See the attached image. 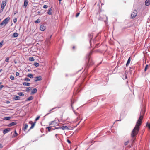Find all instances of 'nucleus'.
Wrapping results in <instances>:
<instances>
[{"label": "nucleus", "instance_id": "obj_1", "mask_svg": "<svg viewBox=\"0 0 150 150\" xmlns=\"http://www.w3.org/2000/svg\"><path fill=\"white\" fill-rule=\"evenodd\" d=\"M145 111L144 108H142L141 110L139 117L136 122V125L132 130L131 136L132 137L134 138L137 134L139 130V126L142 123V121L143 119V115Z\"/></svg>", "mask_w": 150, "mask_h": 150}, {"label": "nucleus", "instance_id": "obj_2", "mask_svg": "<svg viewBox=\"0 0 150 150\" xmlns=\"http://www.w3.org/2000/svg\"><path fill=\"white\" fill-rule=\"evenodd\" d=\"M92 53L93 51H91L86 54V59L87 60L86 64L87 66H88V67L89 66L92 65L94 64L93 62L91 59L90 57V56L92 54Z\"/></svg>", "mask_w": 150, "mask_h": 150}, {"label": "nucleus", "instance_id": "obj_3", "mask_svg": "<svg viewBox=\"0 0 150 150\" xmlns=\"http://www.w3.org/2000/svg\"><path fill=\"white\" fill-rule=\"evenodd\" d=\"M52 35H51L49 38L46 39L45 42V48L46 50H47L51 45L50 40Z\"/></svg>", "mask_w": 150, "mask_h": 150}, {"label": "nucleus", "instance_id": "obj_4", "mask_svg": "<svg viewBox=\"0 0 150 150\" xmlns=\"http://www.w3.org/2000/svg\"><path fill=\"white\" fill-rule=\"evenodd\" d=\"M10 19V18L8 17L4 19L0 24V28L2 27L3 25H4V26H5L8 23V21Z\"/></svg>", "mask_w": 150, "mask_h": 150}, {"label": "nucleus", "instance_id": "obj_5", "mask_svg": "<svg viewBox=\"0 0 150 150\" xmlns=\"http://www.w3.org/2000/svg\"><path fill=\"white\" fill-rule=\"evenodd\" d=\"M99 19L100 21H105L107 20V17L105 15L100 13Z\"/></svg>", "mask_w": 150, "mask_h": 150}, {"label": "nucleus", "instance_id": "obj_6", "mask_svg": "<svg viewBox=\"0 0 150 150\" xmlns=\"http://www.w3.org/2000/svg\"><path fill=\"white\" fill-rule=\"evenodd\" d=\"M137 14V11L136 10H134L132 12L131 14V18L132 19L135 18Z\"/></svg>", "mask_w": 150, "mask_h": 150}, {"label": "nucleus", "instance_id": "obj_7", "mask_svg": "<svg viewBox=\"0 0 150 150\" xmlns=\"http://www.w3.org/2000/svg\"><path fill=\"white\" fill-rule=\"evenodd\" d=\"M6 3L4 1H3L1 3V8L0 11H2L3 10V9L6 5Z\"/></svg>", "mask_w": 150, "mask_h": 150}, {"label": "nucleus", "instance_id": "obj_8", "mask_svg": "<svg viewBox=\"0 0 150 150\" xmlns=\"http://www.w3.org/2000/svg\"><path fill=\"white\" fill-rule=\"evenodd\" d=\"M46 27L44 25L42 24L40 26V29L41 31H44Z\"/></svg>", "mask_w": 150, "mask_h": 150}, {"label": "nucleus", "instance_id": "obj_9", "mask_svg": "<svg viewBox=\"0 0 150 150\" xmlns=\"http://www.w3.org/2000/svg\"><path fill=\"white\" fill-rule=\"evenodd\" d=\"M42 79V78L41 76H38L35 77V81L37 82L38 81H41Z\"/></svg>", "mask_w": 150, "mask_h": 150}, {"label": "nucleus", "instance_id": "obj_10", "mask_svg": "<svg viewBox=\"0 0 150 150\" xmlns=\"http://www.w3.org/2000/svg\"><path fill=\"white\" fill-rule=\"evenodd\" d=\"M10 130V128H6L3 130V132L4 134H5L9 132Z\"/></svg>", "mask_w": 150, "mask_h": 150}, {"label": "nucleus", "instance_id": "obj_11", "mask_svg": "<svg viewBox=\"0 0 150 150\" xmlns=\"http://www.w3.org/2000/svg\"><path fill=\"white\" fill-rule=\"evenodd\" d=\"M17 123L15 122H13L9 123L8 125V126L9 127H10L13 126L17 124Z\"/></svg>", "mask_w": 150, "mask_h": 150}, {"label": "nucleus", "instance_id": "obj_12", "mask_svg": "<svg viewBox=\"0 0 150 150\" xmlns=\"http://www.w3.org/2000/svg\"><path fill=\"white\" fill-rule=\"evenodd\" d=\"M61 129L63 130H71L67 126H62L61 127Z\"/></svg>", "mask_w": 150, "mask_h": 150}, {"label": "nucleus", "instance_id": "obj_13", "mask_svg": "<svg viewBox=\"0 0 150 150\" xmlns=\"http://www.w3.org/2000/svg\"><path fill=\"white\" fill-rule=\"evenodd\" d=\"M28 125L27 124H25L23 127L22 129L24 130V131H25L26 129L28 127Z\"/></svg>", "mask_w": 150, "mask_h": 150}, {"label": "nucleus", "instance_id": "obj_14", "mask_svg": "<svg viewBox=\"0 0 150 150\" xmlns=\"http://www.w3.org/2000/svg\"><path fill=\"white\" fill-rule=\"evenodd\" d=\"M28 0H24V6L25 7V8L28 4Z\"/></svg>", "mask_w": 150, "mask_h": 150}, {"label": "nucleus", "instance_id": "obj_15", "mask_svg": "<svg viewBox=\"0 0 150 150\" xmlns=\"http://www.w3.org/2000/svg\"><path fill=\"white\" fill-rule=\"evenodd\" d=\"M52 8L51 7L50 9H49L48 11L47 12V13L49 15H51L52 14Z\"/></svg>", "mask_w": 150, "mask_h": 150}, {"label": "nucleus", "instance_id": "obj_16", "mask_svg": "<svg viewBox=\"0 0 150 150\" xmlns=\"http://www.w3.org/2000/svg\"><path fill=\"white\" fill-rule=\"evenodd\" d=\"M57 124V123H56L55 121H52L49 123V125L50 126L51 125H55Z\"/></svg>", "mask_w": 150, "mask_h": 150}, {"label": "nucleus", "instance_id": "obj_17", "mask_svg": "<svg viewBox=\"0 0 150 150\" xmlns=\"http://www.w3.org/2000/svg\"><path fill=\"white\" fill-rule=\"evenodd\" d=\"M37 91V89L36 88L33 89L31 92V94H34Z\"/></svg>", "mask_w": 150, "mask_h": 150}, {"label": "nucleus", "instance_id": "obj_18", "mask_svg": "<svg viewBox=\"0 0 150 150\" xmlns=\"http://www.w3.org/2000/svg\"><path fill=\"white\" fill-rule=\"evenodd\" d=\"M35 123H36V122H34L32 123L31 124V127H30L29 129L28 130L29 131H30V129H31L33 128V127H34V126L35 125Z\"/></svg>", "mask_w": 150, "mask_h": 150}, {"label": "nucleus", "instance_id": "obj_19", "mask_svg": "<svg viewBox=\"0 0 150 150\" xmlns=\"http://www.w3.org/2000/svg\"><path fill=\"white\" fill-rule=\"evenodd\" d=\"M150 4V0H146L145 2V5L148 6Z\"/></svg>", "mask_w": 150, "mask_h": 150}, {"label": "nucleus", "instance_id": "obj_20", "mask_svg": "<svg viewBox=\"0 0 150 150\" xmlns=\"http://www.w3.org/2000/svg\"><path fill=\"white\" fill-rule=\"evenodd\" d=\"M20 97L19 96H15L13 98V99L16 100H20Z\"/></svg>", "mask_w": 150, "mask_h": 150}, {"label": "nucleus", "instance_id": "obj_21", "mask_svg": "<svg viewBox=\"0 0 150 150\" xmlns=\"http://www.w3.org/2000/svg\"><path fill=\"white\" fill-rule=\"evenodd\" d=\"M130 61H131V58H130V57H129L128 58V59L127 61V62L126 63V67H127L128 66V65L130 63Z\"/></svg>", "mask_w": 150, "mask_h": 150}, {"label": "nucleus", "instance_id": "obj_22", "mask_svg": "<svg viewBox=\"0 0 150 150\" xmlns=\"http://www.w3.org/2000/svg\"><path fill=\"white\" fill-rule=\"evenodd\" d=\"M33 99V97L32 96H30L28 97L26 100V101H29Z\"/></svg>", "mask_w": 150, "mask_h": 150}, {"label": "nucleus", "instance_id": "obj_23", "mask_svg": "<svg viewBox=\"0 0 150 150\" xmlns=\"http://www.w3.org/2000/svg\"><path fill=\"white\" fill-rule=\"evenodd\" d=\"M18 34L17 33L15 32L13 34V36L14 38H16L18 36Z\"/></svg>", "mask_w": 150, "mask_h": 150}, {"label": "nucleus", "instance_id": "obj_24", "mask_svg": "<svg viewBox=\"0 0 150 150\" xmlns=\"http://www.w3.org/2000/svg\"><path fill=\"white\" fill-rule=\"evenodd\" d=\"M18 95L20 96H24V94L23 92H20L18 93Z\"/></svg>", "mask_w": 150, "mask_h": 150}, {"label": "nucleus", "instance_id": "obj_25", "mask_svg": "<svg viewBox=\"0 0 150 150\" xmlns=\"http://www.w3.org/2000/svg\"><path fill=\"white\" fill-rule=\"evenodd\" d=\"M30 85V83H29L24 82L23 83V85L25 86H29Z\"/></svg>", "mask_w": 150, "mask_h": 150}, {"label": "nucleus", "instance_id": "obj_26", "mask_svg": "<svg viewBox=\"0 0 150 150\" xmlns=\"http://www.w3.org/2000/svg\"><path fill=\"white\" fill-rule=\"evenodd\" d=\"M27 76L28 77H29L30 78H33V75L31 74H28Z\"/></svg>", "mask_w": 150, "mask_h": 150}, {"label": "nucleus", "instance_id": "obj_27", "mask_svg": "<svg viewBox=\"0 0 150 150\" xmlns=\"http://www.w3.org/2000/svg\"><path fill=\"white\" fill-rule=\"evenodd\" d=\"M11 119V117H6L4 119V120H9Z\"/></svg>", "mask_w": 150, "mask_h": 150}, {"label": "nucleus", "instance_id": "obj_28", "mask_svg": "<svg viewBox=\"0 0 150 150\" xmlns=\"http://www.w3.org/2000/svg\"><path fill=\"white\" fill-rule=\"evenodd\" d=\"M29 61H34L35 60V59L33 57H30L29 58Z\"/></svg>", "mask_w": 150, "mask_h": 150}, {"label": "nucleus", "instance_id": "obj_29", "mask_svg": "<svg viewBox=\"0 0 150 150\" xmlns=\"http://www.w3.org/2000/svg\"><path fill=\"white\" fill-rule=\"evenodd\" d=\"M31 89V88L30 87H28L27 88L26 91L29 92L30 91V90Z\"/></svg>", "mask_w": 150, "mask_h": 150}, {"label": "nucleus", "instance_id": "obj_30", "mask_svg": "<svg viewBox=\"0 0 150 150\" xmlns=\"http://www.w3.org/2000/svg\"><path fill=\"white\" fill-rule=\"evenodd\" d=\"M47 128L48 129V130L49 132H50L51 131V129H52V127L51 126L48 127H47Z\"/></svg>", "mask_w": 150, "mask_h": 150}, {"label": "nucleus", "instance_id": "obj_31", "mask_svg": "<svg viewBox=\"0 0 150 150\" xmlns=\"http://www.w3.org/2000/svg\"><path fill=\"white\" fill-rule=\"evenodd\" d=\"M34 65L36 67H38L39 66V64L38 63L36 62L35 63H34Z\"/></svg>", "mask_w": 150, "mask_h": 150}, {"label": "nucleus", "instance_id": "obj_32", "mask_svg": "<svg viewBox=\"0 0 150 150\" xmlns=\"http://www.w3.org/2000/svg\"><path fill=\"white\" fill-rule=\"evenodd\" d=\"M60 107H54V108H52V109L50 110V111H49V112L50 113L51 112L52 110H54V109H55V108H60Z\"/></svg>", "mask_w": 150, "mask_h": 150}, {"label": "nucleus", "instance_id": "obj_33", "mask_svg": "<svg viewBox=\"0 0 150 150\" xmlns=\"http://www.w3.org/2000/svg\"><path fill=\"white\" fill-rule=\"evenodd\" d=\"M4 41L3 40H2L0 42V48L3 45Z\"/></svg>", "mask_w": 150, "mask_h": 150}, {"label": "nucleus", "instance_id": "obj_34", "mask_svg": "<svg viewBox=\"0 0 150 150\" xmlns=\"http://www.w3.org/2000/svg\"><path fill=\"white\" fill-rule=\"evenodd\" d=\"M14 133L15 134V135H13V136H14V137H16V136H17L18 135V134L17 133L16 131V130H15L14 131Z\"/></svg>", "mask_w": 150, "mask_h": 150}, {"label": "nucleus", "instance_id": "obj_35", "mask_svg": "<svg viewBox=\"0 0 150 150\" xmlns=\"http://www.w3.org/2000/svg\"><path fill=\"white\" fill-rule=\"evenodd\" d=\"M146 126H147L149 129L150 130V123H147L146 124Z\"/></svg>", "mask_w": 150, "mask_h": 150}, {"label": "nucleus", "instance_id": "obj_36", "mask_svg": "<svg viewBox=\"0 0 150 150\" xmlns=\"http://www.w3.org/2000/svg\"><path fill=\"white\" fill-rule=\"evenodd\" d=\"M130 69L129 70V72H130L131 73V72H132V70H131V69H133L134 70V67H130Z\"/></svg>", "mask_w": 150, "mask_h": 150}, {"label": "nucleus", "instance_id": "obj_37", "mask_svg": "<svg viewBox=\"0 0 150 150\" xmlns=\"http://www.w3.org/2000/svg\"><path fill=\"white\" fill-rule=\"evenodd\" d=\"M97 36H96L95 37V38H94L93 40H92V41L94 43L96 41V38Z\"/></svg>", "mask_w": 150, "mask_h": 150}, {"label": "nucleus", "instance_id": "obj_38", "mask_svg": "<svg viewBox=\"0 0 150 150\" xmlns=\"http://www.w3.org/2000/svg\"><path fill=\"white\" fill-rule=\"evenodd\" d=\"M10 78L11 80H14V77L13 75H11L10 76Z\"/></svg>", "mask_w": 150, "mask_h": 150}, {"label": "nucleus", "instance_id": "obj_39", "mask_svg": "<svg viewBox=\"0 0 150 150\" xmlns=\"http://www.w3.org/2000/svg\"><path fill=\"white\" fill-rule=\"evenodd\" d=\"M40 22V21L39 19H38L37 20L35 21V23H38Z\"/></svg>", "mask_w": 150, "mask_h": 150}, {"label": "nucleus", "instance_id": "obj_40", "mask_svg": "<svg viewBox=\"0 0 150 150\" xmlns=\"http://www.w3.org/2000/svg\"><path fill=\"white\" fill-rule=\"evenodd\" d=\"M24 80L26 81H30V79L28 78H25L24 79Z\"/></svg>", "mask_w": 150, "mask_h": 150}, {"label": "nucleus", "instance_id": "obj_41", "mask_svg": "<svg viewBox=\"0 0 150 150\" xmlns=\"http://www.w3.org/2000/svg\"><path fill=\"white\" fill-rule=\"evenodd\" d=\"M9 57H7L6 59L5 60V61L6 62H8L9 61Z\"/></svg>", "mask_w": 150, "mask_h": 150}, {"label": "nucleus", "instance_id": "obj_42", "mask_svg": "<svg viewBox=\"0 0 150 150\" xmlns=\"http://www.w3.org/2000/svg\"><path fill=\"white\" fill-rule=\"evenodd\" d=\"M148 64H147L146 65V66L145 67V69H144V71H146V70L147 69V68H148Z\"/></svg>", "mask_w": 150, "mask_h": 150}, {"label": "nucleus", "instance_id": "obj_43", "mask_svg": "<svg viewBox=\"0 0 150 150\" xmlns=\"http://www.w3.org/2000/svg\"><path fill=\"white\" fill-rule=\"evenodd\" d=\"M129 143V141H127L124 143V145L125 146L127 145Z\"/></svg>", "mask_w": 150, "mask_h": 150}, {"label": "nucleus", "instance_id": "obj_44", "mask_svg": "<svg viewBox=\"0 0 150 150\" xmlns=\"http://www.w3.org/2000/svg\"><path fill=\"white\" fill-rule=\"evenodd\" d=\"M74 103V102H73L72 100H71V106L72 108H73V106H72V105Z\"/></svg>", "mask_w": 150, "mask_h": 150}, {"label": "nucleus", "instance_id": "obj_45", "mask_svg": "<svg viewBox=\"0 0 150 150\" xmlns=\"http://www.w3.org/2000/svg\"><path fill=\"white\" fill-rule=\"evenodd\" d=\"M61 129V127H56L55 129H52V130H54L55 129Z\"/></svg>", "mask_w": 150, "mask_h": 150}, {"label": "nucleus", "instance_id": "obj_46", "mask_svg": "<svg viewBox=\"0 0 150 150\" xmlns=\"http://www.w3.org/2000/svg\"><path fill=\"white\" fill-rule=\"evenodd\" d=\"M48 7V6L47 5H44L43 6V8H44L46 9Z\"/></svg>", "mask_w": 150, "mask_h": 150}, {"label": "nucleus", "instance_id": "obj_47", "mask_svg": "<svg viewBox=\"0 0 150 150\" xmlns=\"http://www.w3.org/2000/svg\"><path fill=\"white\" fill-rule=\"evenodd\" d=\"M79 14H80V12H79V13H77L76 15V18L77 17L79 16Z\"/></svg>", "mask_w": 150, "mask_h": 150}, {"label": "nucleus", "instance_id": "obj_48", "mask_svg": "<svg viewBox=\"0 0 150 150\" xmlns=\"http://www.w3.org/2000/svg\"><path fill=\"white\" fill-rule=\"evenodd\" d=\"M40 117V116H38L35 119V121H37L39 120Z\"/></svg>", "mask_w": 150, "mask_h": 150}, {"label": "nucleus", "instance_id": "obj_49", "mask_svg": "<svg viewBox=\"0 0 150 150\" xmlns=\"http://www.w3.org/2000/svg\"><path fill=\"white\" fill-rule=\"evenodd\" d=\"M4 87L3 85H1L0 86V91L1 90L2 88Z\"/></svg>", "mask_w": 150, "mask_h": 150}, {"label": "nucleus", "instance_id": "obj_50", "mask_svg": "<svg viewBox=\"0 0 150 150\" xmlns=\"http://www.w3.org/2000/svg\"><path fill=\"white\" fill-rule=\"evenodd\" d=\"M17 22V19L15 18L13 19V22L14 23H16Z\"/></svg>", "mask_w": 150, "mask_h": 150}, {"label": "nucleus", "instance_id": "obj_51", "mask_svg": "<svg viewBox=\"0 0 150 150\" xmlns=\"http://www.w3.org/2000/svg\"><path fill=\"white\" fill-rule=\"evenodd\" d=\"M18 13V11L17 10L16 11H13V13L14 15H15Z\"/></svg>", "mask_w": 150, "mask_h": 150}, {"label": "nucleus", "instance_id": "obj_52", "mask_svg": "<svg viewBox=\"0 0 150 150\" xmlns=\"http://www.w3.org/2000/svg\"><path fill=\"white\" fill-rule=\"evenodd\" d=\"M16 75L17 76H19V73H18V72H16Z\"/></svg>", "mask_w": 150, "mask_h": 150}, {"label": "nucleus", "instance_id": "obj_53", "mask_svg": "<svg viewBox=\"0 0 150 150\" xmlns=\"http://www.w3.org/2000/svg\"><path fill=\"white\" fill-rule=\"evenodd\" d=\"M67 142L69 144H70L71 143V141L69 139H67Z\"/></svg>", "mask_w": 150, "mask_h": 150}, {"label": "nucleus", "instance_id": "obj_54", "mask_svg": "<svg viewBox=\"0 0 150 150\" xmlns=\"http://www.w3.org/2000/svg\"><path fill=\"white\" fill-rule=\"evenodd\" d=\"M92 40H91V38H90V41H89V42H90V44L91 46V44H92Z\"/></svg>", "mask_w": 150, "mask_h": 150}, {"label": "nucleus", "instance_id": "obj_55", "mask_svg": "<svg viewBox=\"0 0 150 150\" xmlns=\"http://www.w3.org/2000/svg\"><path fill=\"white\" fill-rule=\"evenodd\" d=\"M3 147V146L0 143V149L2 148Z\"/></svg>", "mask_w": 150, "mask_h": 150}, {"label": "nucleus", "instance_id": "obj_56", "mask_svg": "<svg viewBox=\"0 0 150 150\" xmlns=\"http://www.w3.org/2000/svg\"><path fill=\"white\" fill-rule=\"evenodd\" d=\"M118 65H117L116 66V67L115 68V69H114V70H117V68H118Z\"/></svg>", "mask_w": 150, "mask_h": 150}, {"label": "nucleus", "instance_id": "obj_57", "mask_svg": "<svg viewBox=\"0 0 150 150\" xmlns=\"http://www.w3.org/2000/svg\"><path fill=\"white\" fill-rule=\"evenodd\" d=\"M74 113L76 115L78 116V114H79L78 113L75 112V111H74Z\"/></svg>", "mask_w": 150, "mask_h": 150}, {"label": "nucleus", "instance_id": "obj_58", "mask_svg": "<svg viewBox=\"0 0 150 150\" xmlns=\"http://www.w3.org/2000/svg\"><path fill=\"white\" fill-rule=\"evenodd\" d=\"M89 36L90 38H91V36H93V34H90V35H89Z\"/></svg>", "mask_w": 150, "mask_h": 150}, {"label": "nucleus", "instance_id": "obj_59", "mask_svg": "<svg viewBox=\"0 0 150 150\" xmlns=\"http://www.w3.org/2000/svg\"><path fill=\"white\" fill-rule=\"evenodd\" d=\"M10 101H7L6 102V103H7V104H8V103H10Z\"/></svg>", "mask_w": 150, "mask_h": 150}, {"label": "nucleus", "instance_id": "obj_60", "mask_svg": "<svg viewBox=\"0 0 150 150\" xmlns=\"http://www.w3.org/2000/svg\"><path fill=\"white\" fill-rule=\"evenodd\" d=\"M38 14L40 15V11H38Z\"/></svg>", "mask_w": 150, "mask_h": 150}, {"label": "nucleus", "instance_id": "obj_61", "mask_svg": "<svg viewBox=\"0 0 150 150\" xmlns=\"http://www.w3.org/2000/svg\"><path fill=\"white\" fill-rule=\"evenodd\" d=\"M125 79H127V75H125Z\"/></svg>", "mask_w": 150, "mask_h": 150}, {"label": "nucleus", "instance_id": "obj_62", "mask_svg": "<svg viewBox=\"0 0 150 150\" xmlns=\"http://www.w3.org/2000/svg\"><path fill=\"white\" fill-rule=\"evenodd\" d=\"M80 122H79L78 123V124H77V125H76L75 127H76L77 126V125H79V123H80Z\"/></svg>", "mask_w": 150, "mask_h": 150}, {"label": "nucleus", "instance_id": "obj_63", "mask_svg": "<svg viewBox=\"0 0 150 150\" xmlns=\"http://www.w3.org/2000/svg\"><path fill=\"white\" fill-rule=\"evenodd\" d=\"M2 71V69H0V73Z\"/></svg>", "mask_w": 150, "mask_h": 150}, {"label": "nucleus", "instance_id": "obj_64", "mask_svg": "<svg viewBox=\"0 0 150 150\" xmlns=\"http://www.w3.org/2000/svg\"><path fill=\"white\" fill-rule=\"evenodd\" d=\"M49 114V113H48L44 117H45L47 115H48Z\"/></svg>", "mask_w": 150, "mask_h": 150}]
</instances>
